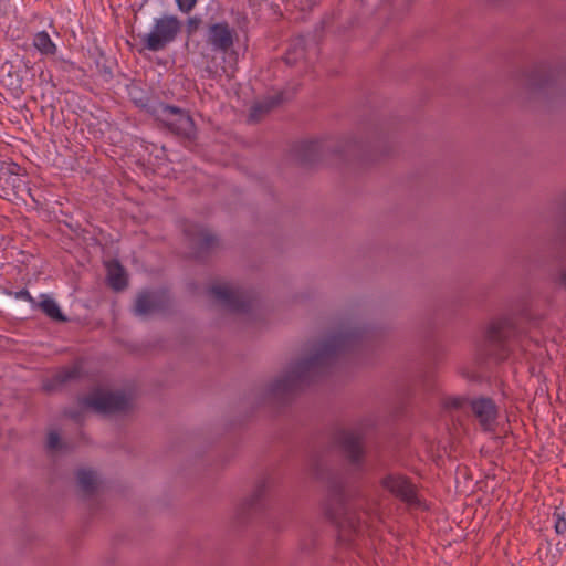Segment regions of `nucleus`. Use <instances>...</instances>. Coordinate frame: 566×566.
<instances>
[{"label": "nucleus", "instance_id": "1", "mask_svg": "<svg viewBox=\"0 0 566 566\" xmlns=\"http://www.w3.org/2000/svg\"><path fill=\"white\" fill-rule=\"evenodd\" d=\"M365 327H350L335 333L313 346L308 356L289 364L284 371L274 378L265 389H300L327 376L337 359L360 347L367 338Z\"/></svg>", "mask_w": 566, "mask_h": 566}, {"label": "nucleus", "instance_id": "2", "mask_svg": "<svg viewBox=\"0 0 566 566\" xmlns=\"http://www.w3.org/2000/svg\"><path fill=\"white\" fill-rule=\"evenodd\" d=\"M518 327L511 317H500L490 322L482 342L478 345L480 361H504L512 353V342L517 337Z\"/></svg>", "mask_w": 566, "mask_h": 566}, {"label": "nucleus", "instance_id": "3", "mask_svg": "<svg viewBox=\"0 0 566 566\" xmlns=\"http://www.w3.org/2000/svg\"><path fill=\"white\" fill-rule=\"evenodd\" d=\"M126 391H92V394L80 399L76 408L64 409L63 413L76 423H81L90 411L101 415H113L127 411L130 408L129 398Z\"/></svg>", "mask_w": 566, "mask_h": 566}, {"label": "nucleus", "instance_id": "4", "mask_svg": "<svg viewBox=\"0 0 566 566\" xmlns=\"http://www.w3.org/2000/svg\"><path fill=\"white\" fill-rule=\"evenodd\" d=\"M151 116L160 126L176 137L193 142L197 138V126L189 111L161 103L151 109Z\"/></svg>", "mask_w": 566, "mask_h": 566}, {"label": "nucleus", "instance_id": "5", "mask_svg": "<svg viewBox=\"0 0 566 566\" xmlns=\"http://www.w3.org/2000/svg\"><path fill=\"white\" fill-rule=\"evenodd\" d=\"M523 85L534 94L548 93L558 90L566 80V66H552L549 63L541 62L523 73Z\"/></svg>", "mask_w": 566, "mask_h": 566}, {"label": "nucleus", "instance_id": "6", "mask_svg": "<svg viewBox=\"0 0 566 566\" xmlns=\"http://www.w3.org/2000/svg\"><path fill=\"white\" fill-rule=\"evenodd\" d=\"M181 31V21L176 15L164 14L154 20L148 33L138 34L143 49L150 52L164 51Z\"/></svg>", "mask_w": 566, "mask_h": 566}, {"label": "nucleus", "instance_id": "7", "mask_svg": "<svg viewBox=\"0 0 566 566\" xmlns=\"http://www.w3.org/2000/svg\"><path fill=\"white\" fill-rule=\"evenodd\" d=\"M334 443L354 468L360 469L366 457L365 436L361 431L354 429H338L334 433Z\"/></svg>", "mask_w": 566, "mask_h": 566}, {"label": "nucleus", "instance_id": "8", "mask_svg": "<svg viewBox=\"0 0 566 566\" xmlns=\"http://www.w3.org/2000/svg\"><path fill=\"white\" fill-rule=\"evenodd\" d=\"M184 232L188 239L192 256L197 261H205L219 245L218 238L199 224H189Z\"/></svg>", "mask_w": 566, "mask_h": 566}, {"label": "nucleus", "instance_id": "9", "mask_svg": "<svg viewBox=\"0 0 566 566\" xmlns=\"http://www.w3.org/2000/svg\"><path fill=\"white\" fill-rule=\"evenodd\" d=\"M328 495L324 503V514L334 525H340L346 513V494L343 481L332 479L327 485Z\"/></svg>", "mask_w": 566, "mask_h": 566}, {"label": "nucleus", "instance_id": "10", "mask_svg": "<svg viewBox=\"0 0 566 566\" xmlns=\"http://www.w3.org/2000/svg\"><path fill=\"white\" fill-rule=\"evenodd\" d=\"M171 298L164 291H142L137 294L133 306L136 316L146 317L155 313L170 310Z\"/></svg>", "mask_w": 566, "mask_h": 566}, {"label": "nucleus", "instance_id": "11", "mask_svg": "<svg viewBox=\"0 0 566 566\" xmlns=\"http://www.w3.org/2000/svg\"><path fill=\"white\" fill-rule=\"evenodd\" d=\"M382 144H385V140L380 137L368 144L350 138L339 143L333 151L344 156L346 159L353 157L361 163H370L378 159L376 153Z\"/></svg>", "mask_w": 566, "mask_h": 566}, {"label": "nucleus", "instance_id": "12", "mask_svg": "<svg viewBox=\"0 0 566 566\" xmlns=\"http://www.w3.org/2000/svg\"><path fill=\"white\" fill-rule=\"evenodd\" d=\"M209 293L232 313H248L252 308V298L242 290H232L226 285H212Z\"/></svg>", "mask_w": 566, "mask_h": 566}, {"label": "nucleus", "instance_id": "13", "mask_svg": "<svg viewBox=\"0 0 566 566\" xmlns=\"http://www.w3.org/2000/svg\"><path fill=\"white\" fill-rule=\"evenodd\" d=\"M380 485L392 496L407 504H417V488L411 479L399 473H389L380 480Z\"/></svg>", "mask_w": 566, "mask_h": 566}, {"label": "nucleus", "instance_id": "14", "mask_svg": "<svg viewBox=\"0 0 566 566\" xmlns=\"http://www.w3.org/2000/svg\"><path fill=\"white\" fill-rule=\"evenodd\" d=\"M20 166L15 163L2 164L0 167V197L10 200L28 191L24 178L19 174Z\"/></svg>", "mask_w": 566, "mask_h": 566}, {"label": "nucleus", "instance_id": "15", "mask_svg": "<svg viewBox=\"0 0 566 566\" xmlns=\"http://www.w3.org/2000/svg\"><path fill=\"white\" fill-rule=\"evenodd\" d=\"M237 36L235 30L227 21L211 23L206 32V42L213 51L229 52Z\"/></svg>", "mask_w": 566, "mask_h": 566}, {"label": "nucleus", "instance_id": "16", "mask_svg": "<svg viewBox=\"0 0 566 566\" xmlns=\"http://www.w3.org/2000/svg\"><path fill=\"white\" fill-rule=\"evenodd\" d=\"M470 408L483 431L491 432L494 430L499 417V408L491 398L479 397L471 399Z\"/></svg>", "mask_w": 566, "mask_h": 566}, {"label": "nucleus", "instance_id": "17", "mask_svg": "<svg viewBox=\"0 0 566 566\" xmlns=\"http://www.w3.org/2000/svg\"><path fill=\"white\" fill-rule=\"evenodd\" d=\"M327 148L321 140L302 142L293 147V154L300 165L307 167L321 161Z\"/></svg>", "mask_w": 566, "mask_h": 566}, {"label": "nucleus", "instance_id": "18", "mask_svg": "<svg viewBox=\"0 0 566 566\" xmlns=\"http://www.w3.org/2000/svg\"><path fill=\"white\" fill-rule=\"evenodd\" d=\"M107 270V284L114 291L119 292L128 286V276L125 268L117 259L105 263Z\"/></svg>", "mask_w": 566, "mask_h": 566}, {"label": "nucleus", "instance_id": "19", "mask_svg": "<svg viewBox=\"0 0 566 566\" xmlns=\"http://www.w3.org/2000/svg\"><path fill=\"white\" fill-rule=\"evenodd\" d=\"M84 376L83 361L76 359L72 365L60 368L53 376L56 385H65L81 379Z\"/></svg>", "mask_w": 566, "mask_h": 566}, {"label": "nucleus", "instance_id": "20", "mask_svg": "<svg viewBox=\"0 0 566 566\" xmlns=\"http://www.w3.org/2000/svg\"><path fill=\"white\" fill-rule=\"evenodd\" d=\"M282 94H276L253 104L250 108V120L259 122L265 114H269L273 108L279 106L282 103Z\"/></svg>", "mask_w": 566, "mask_h": 566}, {"label": "nucleus", "instance_id": "21", "mask_svg": "<svg viewBox=\"0 0 566 566\" xmlns=\"http://www.w3.org/2000/svg\"><path fill=\"white\" fill-rule=\"evenodd\" d=\"M33 308H40L49 318L54 322H67V317L62 313L59 304L46 294H41V301L35 302Z\"/></svg>", "mask_w": 566, "mask_h": 566}, {"label": "nucleus", "instance_id": "22", "mask_svg": "<svg viewBox=\"0 0 566 566\" xmlns=\"http://www.w3.org/2000/svg\"><path fill=\"white\" fill-rule=\"evenodd\" d=\"M265 491H266V481L264 479H262L256 483L251 496L242 503V510L244 512L261 510L263 507V499L265 495Z\"/></svg>", "mask_w": 566, "mask_h": 566}, {"label": "nucleus", "instance_id": "23", "mask_svg": "<svg viewBox=\"0 0 566 566\" xmlns=\"http://www.w3.org/2000/svg\"><path fill=\"white\" fill-rule=\"evenodd\" d=\"M33 46L42 54V55H54L56 53V45L51 40V36L46 31H40L34 34L33 38Z\"/></svg>", "mask_w": 566, "mask_h": 566}, {"label": "nucleus", "instance_id": "24", "mask_svg": "<svg viewBox=\"0 0 566 566\" xmlns=\"http://www.w3.org/2000/svg\"><path fill=\"white\" fill-rule=\"evenodd\" d=\"M77 482L86 495H93L97 491V480L91 470L80 469L77 471Z\"/></svg>", "mask_w": 566, "mask_h": 566}, {"label": "nucleus", "instance_id": "25", "mask_svg": "<svg viewBox=\"0 0 566 566\" xmlns=\"http://www.w3.org/2000/svg\"><path fill=\"white\" fill-rule=\"evenodd\" d=\"M554 530L557 535L566 534V512L562 506H555L553 512Z\"/></svg>", "mask_w": 566, "mask_h": 566}, {"label": "nucleus", "instance_id": "26", "mask_svg": "<svg viewBox=\"0 0 566 566\" xmlns=\"http://www.w3.org/2000/svg\"><path fill=\"white\" fill-rule=\"evenodd\" d=\"M95 64L98 74L104 81L108 82L113 78V69L103 53H99V56L95 60Z\"/></svg>", "mask_w": 566, "mask_h": 566}, {"label": "nucleus", "instance_id": "27", "mask_svg": "<svg viewBox=\"0 0 566 566\" xmlns=\"http://www.w3.org/2000/svg\"><path fill=\"white\" fill-rule=\"evenodd\" d=\"M134 104L139 107L140 109L145 111L147 114L151 116V109L157 106H160L163 102L159 101H151L147 96H140V97H133L132 98Z\"/></svg>", "mask_w": 566, "mask_h": 566}, {"label": "nucleus", "instance_id": "28", "mask_svg": "<svg viewBox=\"0 0 566 566\" xmlns=\"http://www.w3.org/2000/svg\"><path fill=\"white\" fill-rule=\"evenodd\" d=\"M297 391H265V399L269 401L287 402Z\"/></svg>", "mask_w": 566, "mask_h": 566}, {"label": "nucleus", "instance_id": "29", "mask_svg": "<svg viewBox=\"0 0 566 566\" xmlns=\"http://www.w3.org/2000/svg\"><path fill=\"white\" fill-rule=\"evenodd\" d=\"M3 294L14 296L17 300L27 301L31 304L32 307L35 305L36 302L35 298L31 296L30 292L27 289H22L17 292L9 289H4Z\"/></svg>", "mask_w": 566, "mask_h": 566}, {"label": "nucleus", "instance_id": "30", "mask_svg": "<svg viewBox=\"0 0 566 566\" xmlns=\"http://www.w3.org/2000/svg\"><path fill=\"white\" fill-rule=\"evenodd\" d=\"M465 403L470 405V400L462 396L448 397L444 401L447 409L459 410L464 407Z\"/></svg>", "mask_w": 566, "mask_h": 566}, {"label": "nucleus", "instance_id": "31", "mask_svg": "<svg viewBox=\"0 0 566 566\" xmlns=\"http://www.w3.org/2000/svg\"><path fill=\"white\" fill-rule=\"evenodd\" d=\"M200 23H201V19L200 18H198L197 15L190 17L187 20V23H186V33H187V35L188 36L193 35L198 31Z\"/></svg>", "mask_w": 566, "mask_h": 566}, {"label": "nucleus", "instance_id": "32", "mask_svg": "<svg viewBox=\"0 0 566 566\" xmlns=\"http://www.w3.org/2000/svg\"><path fill=\"white\" fill-rule=\"evenodd\" d=\"M48 447L53 450L62 448L60 434L56 431H50L48 434Z\"/></svg>", "mask_w": 566, "mask_h": 566}, {"label": "nucleus", "instance_id": "33", "mask_svg": "<svg viewBox=\"0 0 566 566\" xmlns=\"http://www.w3.org/2000/svg\"><path fill=\"white\" fill-rule=\"evenodd\" d=\"M198 0H176L178 9L184 13H189L197 4Z\"/></svg>", "mask_w": 566, "mask_h": 566}, {"label": "nucleus", "instance_id": "34", "mask_svg": "<svg viewBox=\"0 0 566 566\" xmlns=\"http://www.w3.org/2000/svg\"><path fill=\"white\" fill-rule=\"evenodd\" d=\"M462 375L468 378L472 384L482 385V377L475 370H463Z\"/></svg>", "mask_w": 566, "mask_h": 566}, {"label": "nucleus", "instance_id": "35", "mask_svg": "<svg viewBox=\"0 0 566 566\" xmlns=\"http://www.w3.org/2000/svg\"><path fill=\"white\" fill-rule=\"evenodd\" d=\"M41 111L44 116H48L50 118L51 124H54L55 115H56V107L53 104H49V105L42 106Z\"/></svg>", "mask_w": 566, "mask_h": 566}, {"label": "nucleus", "instance_id": "36", "mask_svg": "<svg viewBox=\"0 0 566 566\" xmlns=\"http://www.w3.org/2000/svg\"><path fill=\"white\" fill-rule=\"evenodd\" d=\"M432 378V373H421L418 375V380L412 384V386L422 385L430 386V381Z\"/></svg>", "mask_w": 566, "mask_h": 566}, {"label": "nucleus", "instance_id": "37", "mask_svg": "<svg viewBox=\"0 0 566 566\" xmlns=\"http://www.w3.org/2000/svg\"><path fill=\"white\" fill-rule=\"evenodd\" d=\"M8 77H9V82H8L9 86H11L13 88H20L21 87V83H20V78H19L18 74L13 75L11 73V71H9Z\"/></svg>", "mask_w": 566, "mask_h": 566}, {"label": "nucleus", "instance_id": "38", "mask_svg": "<svg viewBox=\"0 0 566 566\" xmlns=\"http://www.w3.org/2000/svg\"><path fill=\"white\" fill-rule=\"evenodd\" d=\"M557 283L566 290V271H562V273L558 276Z\"/></svg>", "mask_w": 566, "mask_h": 566}, {"label": "nucleus", "instance_id": "39", "mask_svg": "<svg viewBox=\"0 0 566 566\" xmlns=\"http://www.w3.org/2000/svg\"><path fill=\"white\" fill-rule=\"evenodd\" d=\"M284 60H285L286 64H293L295 62V60L291 57L290 52L286 53V56L284 57Z\"/></svg>", "mask_w": 566, "mask_h": 566}, {"label": "nucleus", "instance_id": "40", "mask_svg": "<svg viewBox=\"0 0 566 566\" xmlns=\"http://www.w3.org/2000/svg\"><path fill=\"white\" fill-rule=\"evenodd\" d=\"M62 63L70 66L71 69L74 67V63L73 62H70V61H65V60H62Z\"/></svg>", "mask_w": 566, "mask_h": 566}, {"label": "nucleus", "instance_id": "41", "mask_svg": "<svg viewBox=\"0 0 566 566\" xmlns=\"http://www.w3.org/2000/svg\"><path fill=\"white\" fill-rule=\"evenodd\" d=\"M252 6H259L261 0H249Z\"/></svg>", "mask_w": 566, "mask_h": 566}, {"label": "nucleus", "instance_id": "42", "mask_svg": "<svg viewBox=\"0 0 566 566\" xmlns=\"http://www.w3.org/2000/svg\"><path fill=\"white\" fill-rule=\"evenodd\" d=\"M389 154V150L387 148H384L381 151H380V156H386Z\"/></svg>", "mask_w": 566, "mask_h": 566}, {"label": "nucleus", "instance_id": "43", "mask_svg": "<svg viewBox=\"0 0 566 566\" xmlns=\"http://www.w3.org/2000/svg\"><path fill=\"white\" fill-rule=\"evenodd\" d=\"M315 474L318 479H324L323 474L318 470L315 472Z\"/></svg>", "mask_w": 566, "mask_h": 566}, {"label": "nucleus", "instance_id": "44", "mask_svg": "<svg viewBox=\"0 0 566 566\" xmlns=\"http://www.w3.org/2000/svg\"><path fill=\"white\" fill-rule=\"evenodd\" d=\"M42 389L48 390V389H52V387H51L50 385H44V386L42 387Z\"/></svg>", "mask_w": 566, "mask_h": 566}, {"label": "nucleus", "instance_id": "45", "mask_svg": "<svg viewBox=\"0 0 566 566\" xmlns=\"http://www.w3.org/2000/svg\"><path fill=\"white\" fill-rule=\"evenodd\" d=\"M91 389L99 390V389H103V388H102V387H99V386H95V387H92Z\"/></svg>", "mask_w": 566, "mask_h": 566}]
</instances>
